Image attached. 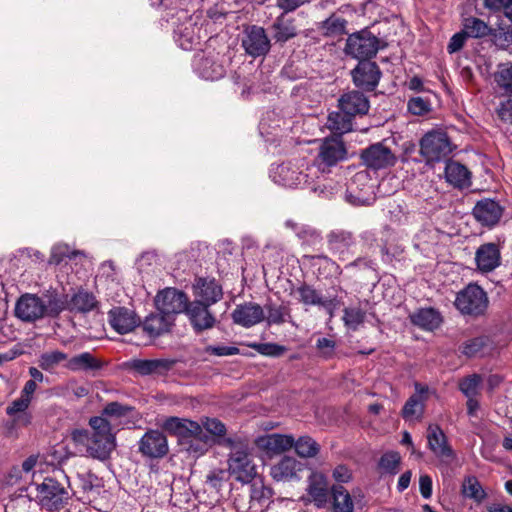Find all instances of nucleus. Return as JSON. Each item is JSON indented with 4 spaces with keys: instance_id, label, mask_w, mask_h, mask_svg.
<instances>
[{
    "instance_id": "nucleus-64",
    "label": "nucleus",
    "mask_w": 512,
    "mask_h": 512,
    "mask_svg": "<svg viewBox=\"0 0 512 512\" xmlns=\"http://www.w3.org/2000/svg\"><path fill=\"white\" fill-rule=\"evenodd\" d=\"M496 113L503 122L512 125V99L501 102Z\"/></svg>"
},
{
    "instance_id": "nucleus-53",
    "label": "nucleus",
    "mask_w": 512,
    "mask_h": 512,
    "mask_svg": "<svg viewBox=\"0 0 512 512\" xmlns=\"http://www.w3.org/2000/svg\"><path fill=\"white\" fill-rule=\"evenodd\" d=\"M182 427L183 428H181V433H179L178 437L185 442L194 437H206V433L202 426L196 421L185 418Z\"/></svg>"
},
{
    "instance_id": "nucleus-49",
    "label": "nucleus",
    "mask_w": 512,
    "mask_h": 512,
    "mask_svg": "<svg viewBox=\"0 0 512 512\" xmlns=\"http://www.w3.org/2000/svg\"><path fill=\"white\" fill-rule=\"evenodd\" d=\"M462 493L465 497L481 503L487 496L478 479L474 476L467 477L462 484Z\"/></svg>"
},
{
    "instance_id": "nucleus-4",
    "label": "nucleus",
    "mask_w": 512,
    "mask_h": 512,
    "mask_svg": "<svg viewBox=\"0 0 512 512\" xmlns=\"http://www.w3.org/2000/svg\"><path fill=\"white\" fill-rule=\"evenodd\" d=\"M36 500L47 511H59L68 505L70 493L68 488L53 477L44 478L36 485Z\"/></svg>"
},
{
    "instance_id": "nucleus-5",
    "label": "nucleus",
    "mask_w": 512,
    "mask_h": 512,
    "mask_svg": "<svg viewBox=\"0 0 512 512\" xmlns=\"http://www.w3.org/2000/svg\"><path fill=\"white\" fill-rule=\"evenodd\" d=\"M487 293L477 284L470 283L456 294L454 305L463 315L481 316L488 307Z\"/></svg>"
},
{
    "instance_id": "nucleus-54",
    "label": "nucleus",
    "mask_w": 512,
    "mask_h": 512,
    "mask_svg": "<svg viewBox=\"0 0 512 512\" xmlns=\"http://www.w3.org/2000/svg\"><path fill=\"white\" fill-rule=\"evenodd\" d=\"M78 254H81V252L71 250L68 245L58 244L52 248L49 263L59 265L65 258L72 259L75 258Z\"/></svg>"
},
{
    "instance_id": "nucleus-61",
    "label": "nucleus",
    "mask_w": 512,
    "mask_h": 512,
    "mask_svg": "<svg viewBox=\"0 0 512 512\" xmlns=\"http://www.w3.org/2000/svg\"><path fill=\"white\" fill-rule=\"evenodd\" d=\"M202 428L206 430L205 433H209L214 436H224L226 434V427L225 425L216 418H206L202 422Z\"/></svg>"
},
{
    "instance_id": "nucleus-20",
    "label": "nucleus",
    "mask_w": 512,
    "mask_h": 512,
    "mask_svg": "<svg viewBox=\"0 0 512 512\" xmlns=\"http://www.w3.org/2000/svg\"><path fill=\"white\" fill-rule=\"evenodd\" d=\"M306 492L309 500L318 509L325 508L331 496V487H329L327 477L320 472H312L307 478Z\"/></svg>"
},
{
    "instance_id": "nucleus-56",
    "label": "nucleus",
    "mask_w": 512,
    "mask_h": 512,
    "mask_svg": "<svg viewBox=\"0 0 512 512\" xmlns=\"http://www.w3.org/2000/svg\"><path fill=\"white\" fill-rule=\"evenodd\" d=\"M488 338L479 336L465 341L461 346V352L467 357L476 356L487 345Z\"/></svg>"
},
{
    "instance_id": "nucleus-35",
    "label": "nucleus",
    "mask_w": 512,
    "mask_h": 512,
    "mask_svg": "<svg viewBox=\"0 0 512 512\" xmlns=\"http://www.w3.org/2000/svg\"><path fill=\"white\" fill-rule=\"evenodd\" d=\"M173 320V317L162 314L161 312L151 314L144 320L143 329L150 336L157 337L169 331Z\"/></svg>"
},
{
    "instance_id": "nucleus-6",
    "label": "nucleus",
    "mask_w": 512,
    "mask_h": 512,
    "mask_svg": "<svg viewBox=\"0 0 512 512\" xmlns=\"http://www.w3.org/2000/svg\"><path fill=\"white\" fill-rule=\"evenodd\" d=\"M379 50V39L369 30L350 34L346 40L345 53L359 61L370 60Z\"/></svg>"
},
{
    "instance_id": "nucleus-40",
    "label": "nucleus",
    "mask_w": 512,
    "mask_h": 512,
    "mask_svg": "<svg viewBox=\"0 0 512 512\" xmlns=\"http://www.w3.org/2000/svg\"><path fill=\"white\" fill-rule=\"evenodd\" d=\"M96 305L97 300L92 293L80 290L68 302V310L71 312L87 313L93 310Z\"/></svg>"
},
{
    "instance_id": "nucleus-23",
    "label": "nucleus",
    "mask_w": 512,
    "mask_h": 512,
    "mask_svg": "<svg viewBox=\"0 0 512 512\" xmlns=\"http://www.w3.org/2000/svg\"><path fill=\"white\" fill-rule=\"evenodd\" d=\"M503 212L504 208L497 201L486 198L475 204L472 214L482 226L492 228L499 223Z\"/></svg>"
},
{
    "instance_id": "nucleus-63",
    "label": "nucleus",
    "mask_w": 512,
    "mask_h": 512,
    "mask_svg": "<svg viewBox=\"0 0 512 512\" xmlns=\"http://www.w3.org/2000/svg\"><path fill=\"white\" fill-rule=\"evenodd\" d=\"M225 476L226 472L223 469L212 470L206 476V484L210 488L219 491L225 481Z\"/></svg>"
},
{
    "instance_id": "nucleus-11",
    "label": "nucleus",
    "mask_w": 512,
    "mask_h": 512,
    "mask_svg": "<svg viewBox=\"0 0 512 512\" xmlns=\"http://www.w3.org/2000/svg\"><path fill=\"white\" fill-rule=\"evenodd\" d=\"M241 45L254 58L266 55L271 47L265 29L257 25L248 26L244 30Z\"/></svg>"
},
{
    "instance_id": "nucleus-55",
    "label": "nucleus",
    "mask_w": 512,
    "mask_h": 512,
    "mask_svg": "<svg viewBox=\"0 0 512 512\" xmlns=\"http://www.w3.org/2000/svg\"><path fill=\"white\" fill-rule=\"evenodd\" d=\"M249 347L261 355L270 357L282 356L287 351L285 346L276 343H251Z\"/></svg>"
},
{
    "instance_id": "nucleus-9",
    "label": "nucleus",
    "mask_w": 512,
    "mask_h": 512,
    "mask_svg": "<svg viewBox=\"0 0 512 512\" xmlns=\"http://www.w3.org/2000/svg\"><path fill=\"white\" fill-rule=\"evenodd\" d=\"M194 71L203 79L218 80L221 79L226 72L219 53H198L193 61Z\"/></svg>"
},
{
    "instance_id": "nucleus-7",
    "label": "nucleus",
    "mask_w": 512,
    "mask_h": 512,
    "mask_svg": "<svg viewBox=\"0 0 512 512\" xmlns=\"http://www.w3.org/2000/svg\"><path fill=\"white\" fill-rule=\"evenodd\" d=\"M373 194V185L368 172L359 171L355 173L347 186V201L357 206H368L374 201Z\"/></svg>"
},
{
    "instance_id": "nucleus-16",
    "label": "nucleus",
    "mask_w": 512,
    "mask_h": 512,
    "mask_svg": "<svg viewBox=\"0 0 512 512\" xmlns=\"http://www.w3.org/2000/svg\"><path fill=\"white\" fill-rule=\"evenodd\" d=\"M185 314L197 334L212 329L217 322L215 315L210 310V305L204 304V302H189Z\"/></svg>"
},
{
    "instance_id": "nucleus-32",
    "label": "nucleus",
    "mask_w": 512,
    "mask_h": 512,
    "mask_svg": "<svg viewBox=\"0 0 512 512\" xmlns=\"http://www.w3.org/2000/svg\"><path fill=\"white\" fill-rule=\"evenodd\" d=\"M103 362L90 352H82L68 358L64 367L72 372H96L103 368Z\"/></svg>"
},
{
    "instance_id": "nucleus-47",
    "label": "nucleus",
    "mask_w": 512,
    "mask_h": 512,
    "mask_svg": "<svg viewBox=\"0 0 512 512\" xmlns=\"http://www.w3.org/2000/svg\"><path fill=\"white\" fill-rule=\"evenodd\" d=\"M296 474V460L291 457H284L271 468V475L276 481H285L293 478Z\"/></svg>"
},
{
    "instance_id": "nucleus-26",
    "label": "nucleus",
    "mask_w": 512,
    "mask_h": 512,
    "mask_svg": "<svg viewBox=\"0 0 512 512\" xmlns=\"http://www.w3.org/2000/svg\"><path fill=\"white\" fill-rule=\"evenodd\" d=\"M108 322L115 331L126 334L137 327L140 320L133 310L118 306L108 312Z\"/></svg>"
},
{
    "instance_id": "nucleus-21",
    "label": "nucleus",
    "mask_w": 512,
    "mask_h": 512,
    "mask_svg": "<svg viewBox=\"0 0 512 512\" xmlns=\"http://www.w3.org/2000/svg\"><path fill=\"white\" fill-rule=\"evenodd\" d=\"M427 442L428 448L439 459L445 462H450L455 458V453L448 443V439L437 424H430L427 428Z\"/></svg>"
},
{
    "instance_id": "nucleus-58",
    "label": "nucleus",
    "mask_w": 512,
    "mask_h": 512,
    "mask_svg": "<svg viewBox=\"0 0 512 512\" xmlns=\"http://www.w3.org/2000/svg\"><path fill=\"white\" fill-rule=\"evenodd\" d=\"M187 444V451L195 455L204 454L211 443L210 436L206 433V437H194L185 442Z\"/></svg>"
},
{
    "instance_id": "nucleus-12",
    "label": "nucleus",
    "mask_w": 512,
    "mask_h": 512,
    "mask_svg": "<svg viewBox=\"0 0 512 512\" xmlns=\"http://www.w3.org/2000/svg\"><path fill=\"white\" fill-rule=\"evenodd\" d=\"M138 451L150 459L163 458L169 451L166 435L159 430H148L138 442Z\"/></svg>"
},
{
    "instance_id": "nucleus-25",
    "label": "nucleus",
    "mask_w": 512,
    "mask_h": 512,
    "mask_svg": "<svg viewBox=\"0 0 512 512\" xmlns=\"http://www.w3.org/2000/svg\"><path fill=\"white\" fill-rule=\"evenodd\" d=\"M235 324L250 328L264 321L265 313L262 306L254 302H245L235 307L231 314Z\"/></svg>"
},
{
    "instance_id": "nucleus-44",
    "label": "nucleus",
    "mask_w": 512,
    "mask_h": 512,
    "mask_svg": "<svg viewBox=\"0 0 512 512\" xmlns=\"http://www.w3.org/2000/svg\"><path fill=\"white\" fill-rule=\"evenodd\" d=\"M263 446L274 453H282L291 449L294 445V438L290 435L271 434L263 440Z\"/></svg>"
},
{
    "instance_id": "nucleus-22",
    "label": "nucleus",
    "mask_w": 512,
    "mask_h": 512,
    "mask_svg": "<svg viewBox=\"0 0 512 512\" xmlns=\"http://www.w3.org/2000/svg\"><path fill=\"white\" fill-rule=\"evenodd\" d=\"M176 364L173 359H132L128 363L130 370L140 376L166 375Z\"/></svg>"
},
{
    "instance_id": "nucleus-36",
    "label": "nucleus",
    "mask_w": 512,
    "mask_h": 512,
    "mask_svg": "<svg viewBox=\"0 0 512 512\" xmlns=\"http://www.w3.org/2000/svg\"><path fill=\"white\" fill-rule=\"evenodd\" d=\"M331 505L333 512H354L352 496L341 484L331 487Z\"/></svg>"
},
{
    "instance_id": "nucleus-48",
    "label": "nucleus",
    "mask_w": 512,
    "mask_h": 512,
    "mask_svg": "<svg viewBox=\"0 0 512 512\" xmlns=\"http://www.w3.org/2000/svg\"><path fill=\"white\" fill-rule=\"evenodd\" d=\"M68 355L62 351H48L39 356L38 365L47 372H54L62 362H67Z\"/></svg>"
},
{
    "instance_id": "nucleus-45",
    "label": "nucleus",
    "mask_w": 512,
    "mask_h": 512,
    "mask_svg": "<svg viewBox=\"0 0 512 512\" xmlns=\"http://www.w3.org/2000/svg\"><path fill=\"white\" fill-rule=\"evenodd\" d=\"M352 119L353 116L342 111L332 112L328 116V127L341 137L342 134L352 130Z\"/></svg>"
},
{
    "instance_id": "nucleus-8",
    "label": "nucleus",
    "mask_w": 512,
    "mask_h": 512,
    "mask_svg": "<svg viewBox=\"0 0 512 512\" xmlns=\"http://www.w3.org/2000/svg\"><path fill=\"white\" fill-rule=\"evenodd\" d=\"M292 295L304 306H318L326 310L332 317L334 310L341 304L337 296L324 297L321 292L307 283H301L292 289Z\"/></svg>"
},
{
    "instance_id": "nucleus-38",
    "label": "nucleus",
    "mask_w": 512,
    "mask_h": 512,
    "mask_svg": "<svg viewBox=\"0 0 512 512\" xmlns=\"http://www.w3.org/2000/svg\"><path fill=\"white\" fill-rule=\"evenodd\" d=\"M273 38L276 42L285 43L297 36L298 32L294 25V20L285 19L283 15L279 16L272 24Z\"/></svg>"
},
{
    "instance_id": "nucleus-30",
    "label": "nucleus",
    "mask_w": 512,
    "mask_h": 512,
    "mask_svg": "<svg viewBox=\"0 0 512 512\" xmlns=\"http://www.w3.org/2000/svg\"><path fill=\"white\" fill-rule=\"evenodd\" d=\"M477 268L483 273L495 270L501 263V253L497 244L485 243L475 253Z\"/></svg>"
},
{
    "instance_id": "nucleus-15",
    "label": "nucleus",
    "mask_w": 512,
    "mask_h": 512,
    "mask_svg": "<svg viewBox=\"0 0 512 512\" xmlns=\"http://www.w3.org/2000/svg\"><path fill=\"white\" fill-rule=\"evenodd\" d=\"M363 163L371 169L379 170L393 166L396 163V156L383 142L370 145L361 152Z\"/></svg>"
},
{
    "instance_id": "nucleus-28",
    "label": "nucleus",
    "mask_w": 512,
    "mask_h": 512,
    "mask_svg": "<svg viewBox=\"0 0 512 512\" xmlns=\"http://www.w3.org/2000/svg\"><path fill=\"white\" fill-rule=\"evenodd\" d=\"M195 299L193 301L204 302L213 305L223 297L222 287L215 279L198 278L193 286Z\"/></svg>"
},
{
    "instance_id": "nucleus-14",
    "label": "nucleus",
    "mask_w": 512,
    "mask_h": 512,
    "mask_svg": "<svg viewBox=\"0 0 512 512\" xmlns=\"http://www.w3.org/2000/svg\"><path fill=\"white\" fill-rule=\"evenodd\" d=\"M326 242L329 251L338 256L340 260H346L354 254L356 238L353 232L344 229L331 230L326 235Z\"/></svg>"
},
{
    "instance_id": "nucleus-17",
    "label": "nucleus",
    "mask_w": 512,
    "mask_h": 512,
    "mask_svg": "<svg viewBox=\"0 0 512 512\" xmlns=\"http://www.w3.org/2000/svg\"><path fill=\"white\" fill-rule=\"evenodd\" d=\"M229 471L235 479L244 484L250 483L256 476V467L246 450L238 449L230 454Z\"/></svg>"
},
{
    "instance_id": "nucleus-59",
    "label": "nucleus",
    "mask_w": 512,
    "mask_h": 512,
    "mask_svg": "<svg viewBox=\"0 0 512 512\" xmlns=\"http://www.w3.org/2000/svg\"><path fill=\"white\" fill-rule=\"evenodd\" d=\"M408 111L417 116H422L430 112L431 103L423 97H412L407 103Z\"/></svg>"
},
{
    "instance_id": "nucleus-13",
    "label": "nucleus",
    "mask_w": 512,
    "mask_h": 512,
    "mask_svg": "<svg viewBox=\"0 0 512 512\" xmlns=\"http://www.w3.org/2000/svg\"><path fill=\"white\" fill-rule=\"evenodd\" d=\"M155 304L159 312L173 317L175 314L185 312L189 302L184 292L166 288L156 295Z\"/></svg>"
},
{
    "instance_id": "nucleus-31",
    "label": "nucleus",
    "mask_w": 512,
    "mask_h": 512,
    "mask_svg": "<svg viewBox=\"0 0 512 512\" xmlns=\"http://www.w3.org/2000/svg\"><path fill=\"white\" fill-rule=\"evenodd\" d=\"M415 390L416 392L408 398L401 411L406 421L420 420L424 413L427 388L416 383Z\"/></svg>"
},
{
    "instance_id": "nucleus-24",
    "label": "nucleus",
    "mask_w": 512,
    "mask_h": 512,
    "mask_svg": "<svg viewBox=\"0 0 512 512\" xmlns=\"http://www.w3.org/2000/svg\"><path fill=\"white\" fill-rule=\"evenodd\" d=\"M100 416L105 417L109 421L110 419L114 420L115 422L112 425L119 430L123 425L134 423V420L138 418V413L133 406L113 401L104 406Z\"/></svg>"
},
{
    "instance_id": "nucleus-29",
    "label": "nucleus",
    "mask_w": 512,
    "mask_h": 512,
    "mask_svg": "<svg viewBox=\"0 0 512 512\" xmlns=\"http://www.w3.org/2000/svg\"><path fill=\"white\" fill-rule=\"evenodd\" d=\"M444 176L446 182L456 189H466L472 184L471 172L458 161L449 159L445 162Z\"/></svg>"
},
{
    "instance_id": "nucleus-37",
    "label": "nucleus",
    "mask_w": 512,
    "mask_h": 512,
    "mask_svg": "<svg viewBox=\"0 0 512 512\" xmlns=\"http://www.w3.org/2000/svg\"><path fill=\"white\" fill-rule=\"evenodd\" d=\"M31 400L20 395L7 408L6 413L14 418V422L18 425L27 426L31 423V415L26 412Z\"/></svg>"
},
{
    "instance_id": "nucleus-57",
    "label": "nucleus",
    "mask_w": 512,
    "mask_h": 512,
    "mask_svg": "<svg viewBox=\"0 0 512 512\" xmlns=\"http://www.w3.org/2000/svg\"><path fill=\"white\" fill-rule=\"evenodd\" d=\"M482 382V378L480 375L473 374L470 375L463 380H461L459 384L460 391L466 397H475L478 394L479 386Z\"/></svg>"
},
{
    "instance_id": "nucleus-18",
    "label": "nucleus",
    "mask_w": 512,
    "mask_h": 512,
    "mask_svg": "<svg viewBox=\"0 0 512 512\" xmlns=\"http://www.w3.org/2000/svg\"><path fill=\"white\" fill-rule=\"evenodd\" d=\"M42 297L24 294L16 302L15 315L24 322L32 323L45 317Z\"/></svg>"
},
{
    "instance_id": "nucleus-3",
    "label": "nucleus",
    "mask_w": 512,
    "mask_h": 512,
    "mask_svg": "<svg viewBox=\"0 0 512 512\" xmlns=\"http://www.w3.org/2000/svg\"><path fill=\"white\" fill-rule=\"evenodd\" d=\"M420 155L427 165H434L449 160L456 149L451 138L443 129H433L423 135L419 142Z\"/></svg>"
},
{
    "instance_id": "nucleus-42",
    "label": "nucleus",
    "mask_w": 512,
    "mask_h": 512,
    "mask_svg": "<svg viewBox=\"0 0 512 512\" xmlns=\"http://www.w3.org/2000/svg\"><path fill=\"white\" fill-rule=\"evenodd\" d=\"M44 304L45 317H57L62 311L68 309V301L66 297L56 292L45 294L42 298Z\"/></svg>"
},
{
    "instance_id": "nucleus-33",
    "label": "nucleus",
    "mask_w": 512,
    "mask_h": 512,
    "mask_svg": "<svg viewBox=\"0 0 512 512\" xmlns=\"http://www.w3.org/2000/svg\"><path fill=\"white\" fill-rule=\"evenodd\" d=\"M411 322L427 331L437 329L442 323L440 312L434 308H421L410 315Z\"/></svg>"
},
{
    "instance_id": "nucleus-34",
    "label": "nucleus",
    "mask_w": 512,
    "mask_h": 512,
    "mask_svg": "<svg viewBox=\"0 0 512 512\" xmlns=\"http://www.w3.org/2000/svg\"><path fill=\"white\" fill-rule=\"evenodd\" d=\"M263 309L264 313H266L264 320L269 326L281 325L285 322H292L291 310L288 305L277 304L269 300L264 305Z\"/></svg>"
},
{
    "instance_id": "nucleus-1",
    "label": "nucleus",
    "mask_w": 512,
    "mask_h": 512,
    "mask_svg": "<svg viewBox=\"0 0 512 512\" xmlns=\"http://www.w3.org/2000/svg\"><path fill=\"white\" fill-rule=\"evenodd\" d=\"M91 432L86 429L74 430L72 439L86 446L87 453L98 460L104 461L115 450L116 432L112 423L102 416H93L89 419Z\"/></svg>"
},
{
    "instance_id": "nucleus-50",
    "label": "nucleus",
    "mask_w": 512,
    "mask_h": 512,
    "mask_svg": "<svg viewBox=\"0 0 512 512\" xmlns=\"http://www.w3.org/2000/svg\"><path fill=\"white\" fill-rule=\"evenodd\" d=\"M313 259L318 260V273L319 275L330 278L338 277L342 273L340 266L331 258L326 255L314 256Z\"/></svg>"
},
{
    "instance_id": "nucleus-60",
    "label": "nucleus",
    "mask_w": 512,
    "mask_h": 512,
    "mask_svg": "<svg viewBox=\"0 0 512 512\" xmlns=\"http://www.w3.org/2000/svg\"><path fill=\"white\" fill-rule=\"evenodd\" d=\"M316 349L321 357L331 359L335 354L336 342L333 339L321 337L316 341Z\"/></svg>"
},
{
    "instance_id": "nucleus-27",
    "label": "nucleus",
    "mask_w": 512,
    "mask_h": 512,
    "mask_svg": "<svg viewBox=\"0 0 512 512\" xmlns=\"http://www.w3.org/2000/svg\"><path fill=\"white\" fill-rule=\"evenodd\" d=\"M338 102L340 110L353 117L366 115L370 108L368 98L363 92L357 90L344 93Z\"/></svg>"
},
{
    "instance_id": "nucleus-46",
    "label": "nucleus",
    "mask_w": 512,
    "mask_h": 512,
    "mask_svg": "<svg viewBox=\"0 0 512 512\" xmlns=\"http://www.w3.org/2000/svg\"><path fill=\"white\" fill-rule=\"evenodd\" d=\"M297 455L301 458H314L320 451V445L310 436H300L294 439L293 445Z\"/></svg>"
},
{
    "instance_id": "nucleus-43",
    "label": "nucleus",
    "mask_w": 512,
    "mask_h": 512,
    "mask_svg": "<svg viewBox=\"0 0 512 512\" xmlns=\"http://www.w3.org/2000/svg\"><path fill=\"white\" fill-rule=\"evenodd\" d=\"M494 81L503 94L512 95V62L498 64Z\"/></svg>"
},
{
    "instance_id": "nucleus-2",
    "label": "nucleus",
    "mask_w": 512,
    "mask_h": 512,
    "mask_svg": "<svg viewBox=\"0 0 512 512\" xmlns=\"http://www.w3.org/2000/svg\"><path fill=\"white\" fill-rule=\"evenodd\" d=\"M320 167L316 165H296L286 162L278 165L271 172L272 180L287 188H310L317 192L315 179H319Z\"/></svg>"
},
{
    "instance_id": "nucleus-10",
    "label": "nucleus",
    "mask_w": 512,
    "mask_h": 512,
    "mask_svg": "<svg viewBox=\"0 0 512 512\" xmlns=\"http://www.w3.org/2000/svg\"><path fill=\"white\" fill-rule=\"evenodd\" d=\"M351 76L356 87L372 92L378 86L382 72L376 62L364 60L358 62L351 71Z\"/></svg>"
},
{
    "instance_id": "nucleus-52",
    "label": "nucleus",
    "mask_w": 512,
    "mask_h": 512,
    "mask_svg": "<svg viewBox=\"0 0 512 512\" xmlns=\"http://www.w3.org/2000/svg\"><path fill=\"white\" fill-rule=\"evenodd\" d=\"M401 457L398 452H387L383 454L378 462V467L383 473L396 474Z\"/></svg>"
},
{
    "instance_id": "nucleus-19",
    "label": "nucleus",
    "mask_w": 512,
    "mask_h": 512,
    "mask_svg": "<svg viewBox=\"0 0 512 512\" xmlns=\"http://www.w3.org/2000/svg\"><path fill=\"white\" fill-rule=\"evenodd\" d=\"M347 158L348 152L340 136L327 137L322 141L318 153L320 164L331 167Z\"/></svg>"
},
{
    "instance_id": "nucleus-39",
    "label": "nucleus",
    "mask_w": 512,
    "mask_h": 512,
    "mask_svg": "<svg viewBox=\"0 0 512 512\" xmlns=\"http://www.w3.org/2000/svg\"><path fill=\"white\" fill-rule=\"evenodd\" d=\"M347 20L338 14H332L319 25V30L325 37H339L347 33Z\"/></svg>"
},
{
    "instance_id": "nucleus-51",
    "label": "nucleus",
    "mask_w": 512,
    "mask_h": 512,
    "mask_svg": "<svg viewBox=\"0 0 512 512\" xmlns=\"http://www.w3.org/2000/svg\"><path fill=\"white\" fill-rule=\"evenodd\" d=\"M343 313L342 320L345 326L352 330H357L366 317V311L360 307H347Z\"/></svg>"
},
{
    "instance_id": "nucleus-41",
    "label": "nucleus",
    "mask_w": 512,
    "mask_h": 512,
    "mask_svg": "<svg viewBox=\"0 0 512 512\" xmlns=\"http://www.w3.org/2000/svg\"><path fill=\"white\" fill-rule=\"evenodd\" d=\"M463 26V30L468 37L483 38L486 36H494L497 38L499 34L496 30L489 27L483 20L476 17L466 18Z\"/></svg>"
},
{
    "instance_id": "nucleus-62",
    "label": "nucleus",
    "mask_w": 512,
    "mask_h": 512,
    "mask_svg": "<svg viewBox=\"0 0 512 512\" xmlns=\"http://www.w3.org/2000/svg\"><path fill=\"white\" fill-rule=\"evenodd\" d=\"M484 5L493 11L503 10L505 15L512 21V0H484Z\"/></svg>"
}]
</instances>
